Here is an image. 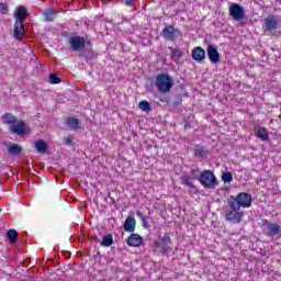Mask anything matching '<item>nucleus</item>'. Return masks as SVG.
<instances>
[{
  "label": "nucleus",
  "instance_id": "obj_1",
  "mask_svg": "<svg viewBox=\"0 0 281 281\" xmlns=\"http://www.w3.org/2000/svg\"><path fill=\"white\" fill-rule=\"evenodd\" d=\"M13 16L15 19L13 34L16 38H21L25 34V24L23 21L27 19V9L23 5L18 7L13 12Z\"/></svg>",
  "mask_w": 281,
  "mask_h": 281
},
{
  "label": "nucleus",
  "instance_id": "obj_2",
  "mask_svg": "<svg viewBox=\"0 0 281 281\" xmlns=\"http://www.w3.org/2000/svg\"><path fill=\"white\" fill-rule=\"evenodd\" d=\"M155 87L159 93H170L172 87H175V79L169 74H158L156 76Z\"/></svg>",
  "mask_w": 281,
  "mask_h": 281
},
{
  "label": "nucleus",
  "instance_id": "obj_3",
  "mask_svg": "<svg viewBox=\"0 0 281 281\" xmlns=\"http://www.w3.org/2000/svg\"><path fill=\"white\" fill-rule=\"evenodd\" d=\"M227 204L229 209L225 211V221L238 225V223L243 222L245 213L240 211L239 206L233 204L231 201H227Z\"/></svg>",
  "mask_w": 281,
  "mask_h": 281
},
{
  "label": "nucleus",
  "instance_id": "obj_4",
  "mask_svg": "<svg viewBox=\"0 0 281 281\" xmlns=\"http://www.w3.org/2000/svg\"><path fill=\"white\" fill-rule=\"evenodd\" d=\"M199 181L205 190H216V186H218L216 175H214V171L207 169L200 173Z\"/></svg>",
  "mask_w": 281,
  "mask_h": 281
},
{
  "label": "nucleus",
  "instance_id": "obj_5",
  "mask_svg": "<svg viewBox=\"0 0 281 281\" xmlns=\"http://www.w3.org/2000/svg\"><path fill=\"white\" fill-rule=\"evenodd\" d=\"M227 201L233 203V205H236L237 207H251V194L247 192H240L236 196L231 195Z\"/></svg>",
  "mask_w": 281,
  "mask_h": 281
},
{
  "label": "nucleus",
  "instance_id": "obj_6",
  "mask_svg": "<svg viewBox=\"0 0 281 281\" xmlns=\"http://www.w3.org/2000/svg\"><path fill=\"white\" fill-rule=\"evenodd\" d=\"M91 45V40L86 38L85 36L74 35L68 38V45L71 52H81L85 45Z\"/></svg>",
  "mask_w": 281,
  "mask_h": 281
},
{
  "label": "nucleus",
  "instance_id": "obj_7",
  "mask_svg": "<svg viewBox=\"0 0 281 281\" xmlns=\"http://www.w3.org/2000/svg\"><path fill=\"white\" fill-rule=\"evenodd\" d=\"M228 12L234 21H243V19H245V8L239 3H232L228 8Z\"/></svg>",
  "mask_w": 281,
  "mask_h": 281
},
{
  "label": "nucleus",
  "instance_id": "obj_8",
  "mask_svg": "<svg viewBox=\"0 0 281 281\" xmlns=\"http://www.w3.org/2000/svg\"><path fill=\"white\" fill-rule=\"evenodd\" d=\"M161 35L166 41L175 42L179 36H181V31H179V29H175L173 25H166L162 29Z\"/></svg>",
  "mask_w": 281,
  "mask_h": 281
},
{
  "label": "nucleus",
  "instance_id": "obj_9",
  "mask_svg": "<svg viewBox=\"0 0 281 281\" xmlns=\"http://www.w3.org/2000/svg\"><path fill=\"white\" fill-rule=\"evenodd\" d=\"M278 25H280L278 16L270 15L263 20L262 30L263 32H273V30H278Z\"/></svg>",
  "mask_w": 281,
  "mask_h": 281
},
{
  "label": "nucleus",
  "instance_id": "obj_10",
  "mask_svg": "<svg viewBox=\"0 0 281 281\" xmlns=\"http://www.w3.org/2000/svg\"><path fill=\"white\" fill-rule=\"evenodd\" d=\"M26 128L25 122L23 121H18L13 123V125H9V131L14 133V135H19V137H23V135H25L27 132Z\"/></svg>",
  "mask_w": 281,
  "mask_h": 281
},
{
  "label": "nucleus",
  "instance_id": "obj_11",
  "mask_svg": "<svg viewBox=\"0 0 281 281\" xmlns=\"http://www.w3.org/2000/svg\"><path fill=\"white\" fill-rule=\"evenodd\" d=\"M206 54H207L209 60L213 65H218V63H221V53H218V49L216 48V46L209 45L206 48Z\"/></svg>",
  "mask_w": 281,
  "mask_h": 281
},
{
  "label": "nucleus",
  "instance_id": "obj_12",
  "mask_svg": "<svg viewBox=\"0 0 281 281\" xmlns=\"http://www.w3.org/2000/svg\"><path fill=\"white\" fill-rule=\"evenodd\" d=\"M265 225L268 229V232L266 233V236H270V237L278 236L281 232V227L276 223H271L266 220Z\"/></svg>",
  "mask_w": 281,
  "mask_h": 281
},
{
  "label": "nucleus",
  "instance_id": "obj_13",
  "mask_svg": "<svg viewBox=\"0 0 281 281\" xmlns=\"http://www.w3.org/2000/svg\"><path fill=\"white\" fill-rule=\"evenodd\" d=\"M128 247H140V245L144 243V237H142L139 234H131L127 237L126 240Z\"/></svg>",
  "mask_w": 281,
  "mask_h": 281
},
{
  "label": "nucleus",
  "instance_id": "obj_14",
  "mask_svg": "<svg viewBox=\"0 0 281 281\" xmlns=\"http://www.w3.org/2000/svg\"><path fill=\"white\" fill-rule=\"evenodd\" d=\"M191 56L196 63H203V60H205V49L201 46H196L192 49Z\"/></svg>",
  "mask_w": 281,
  "mask_h": 281
},
{
  "label": "nucleus",
  "instance_id": "obj_15",
  "mask_svg": "<svg viewBox=\"0 0 281 281\" xmlns=\"http://www.w3.org/2000/svg\"><path fill=\"white\" fill-rule=\"evenodd\" d=\"M135 227H137V221L135 220V217L127 216L123 224L124 232L133 234V232H135Z\"/></svg>",
  "mask_w": 281,
  "mask_h": 281
},
{
  "label": "nucleus",
  "instance_id": "obj_16",
  "mask_svg": "<svg viewBox=\"0 0 281 281\" xmlns=\"http://www.w3.org/2000/svg\"><path fill=\"white\" fill-rule=\"evenodd\" d=\"M79 56L85 58L86 63H89V60H93V58H95L98 55L92 48L83 47L79 53Z\"/></svg>",
  "mask_w": 281,
  "mask_h": 281
},
{
  "label": "nucleus",
  "instance_id": "obj_17",
  "mask_svg": "<svg viewBox=\"0 0 281 281\" xmlns=\"http://www.w3.org/2000/svg\"><path fill=\"white\" fill-rule=\"evenodd\" d=\"M255 135L256 137L261 139V142H269V132L267 131L266 127H262V126L256 127Z\"/></svg>",
  "mask_w": 281,
  "mask_h": 281
},
{
  "label": "nucleus",
  "instance_id": "obj_18",
  "mask_svg": "<svg viewBox=\"0 0 281 281\" xmlns=\"http://www.w3.org/2000/svg\"><path fill=\"white\" fill-rule=\"evenodd\" d=\"M23 153V147L21 145L16 144H11L8 147V154L11 155L12 157H19Z\"/></svg>",
  "mask_w": 281,
  "mask_h": 281
},
{
  "label": "nucleus",
  "instance_id": "obj_19",
  "mask_svg": "<svg viewBox=\"0 0 281 281\" xmlns=\"http://www.w3.org/2000/svg\"><path fill=\"white\" fill-rule=\"evenodd\" d=\"M34 146H35L37 153H40L41 155H45V153H47V148H49L47 143H45V140H43V139L36 140Z\"/></svg>",
  "mask_w": 281,
  "mask_h": 281
},
{
  "label": "nucleus",
  "instance_id": "obj_20",
  "mask_svg": "<svg viewBox=\"0 0 281 281\" xmlns=\"http://www.w3.org/2000/svg\"><path fill=\"white\" fill-rule=\"evenodd\" d=\"M67 126H69L71 131H78V128H80V120L74 116H69L67 119Z\"/></svg>",
  "mask_w": 281,
  "mask_h": 281
},
{
  "label": "nucleus",
  "instance_id": "obj_21",
  "mask_svg": "<svg viewBox=\"0 0 281 281\" xmlns=\"http://www.w3.org/2000/svg\"><path fill=\"white\" fill-rule=\"evenodd\" d=\"M170 52H171V59L175 63H179V60H181V57L183 56V50H181V48H172L169 47Z\"/></svg>",
  "mask_w": 281,
  "mask_h": 281
},
{
  "label": "nucleus",
  "instance_id": "obj_22",
  "mask_svg": "<svg viewBox=\"0 0 281 281\" xmlns=\"http://www.w3.org/2000/svg\"><path fill=\"white\" fill-rule=\"evenodd\" d=\"M43 16L46 23H52L56 19V11L54 9H46Z\"/></svg>",
  "mask_w": 281,
  "mask_h": 281
},
{
  "label": "nucleus",
  "instance_id": "obj_23",
  "mask_svg": "<svg viewBox=\"0 0 281 281\" xmlns=\"http://www.w3.org/2000/svg\"><path fill=\"white\" fill-rule=\"evenodd\" d=\"M2 120H4V124H9L10 126L19 122V119H16V116L12 113L3 114Z\"/></svg>",
  "mask_w": 281,
  "mask_h": 281
},
{
  "label": "nucleus",
  "instance_id": "obj_24",
  "mask_svg": "<svg viewBox=\"0 0 281 281\" xmlns=\"http://www.w3.org/2000/svg\"><path fill=\"white\" fill-rule=\"evenodd\" d=\"M7 238L9 240V243H16V240H19V232H16V229L11 228L7 232Z\"/></svg>",
  "mask_w": 281,
  "mask_h": 281
},
{
  "label": "nucleus",
  "instance_id": "obj_25",
  "mask_svg": "<svg viewBox=\"0 0 281 281\" xmlns=\"http://www.w3.org/2000/svg\"><path fill=\"white\" fill-rule=\"evenodd\" d=\"M207 156V149L205 147H198L194 149V157H198L200 159H205Z\"/></svg>",
  "mask_w": 281,
  "mask_h": 281
},
{
  "label": "nucleus",
  "instance_id": "obj_26",
  "mask_svg": "<svg viewBox=\"0 0 281 281\" xmlns=\"http://www.w3.org/2000/svg\"><path fill=\"white\" fill-rule=\"evenodd\" d=\"M181 181L184 186H187V188H191L192 190H194V188H196L194 186V182L192 181V178L188 175L182 176Z\"/></svg>",
  "mask_w": 281,
  "mask_h": 281
},
{
  "label": "nucleus",
  "instance_id": "obj_27",
  "mask_svg": "<svg viewBox=\"0 0 281 281\" xmlns=\"http://www.w3.org/2000/svg\"><path fill=\"white\" fill-rule=\"evenodd\" d=\"M111 245H113V235L111 234L104 235L101 241V246L111 247Z\"/></svg>",
  "mask_w": 281,
  "mask_h": 281
},
{
  "label": "nucleus",
  "instance_id": "obj_28",
  "mask_svg": "<svg viewBox=\"0 0 281 281\" xmlns=\"http://www.w3.org/2000/svg\"><path fill=\"white\" fill-rule=\"evenodd\" d=\"M136 216L140 217L142 223H143V227L145 229H148L150 227V225H148V216L144 215V213L142 211H137Z\"/></svg>",
  "mask_w": 281,
  "mask_h": 281
},
{
  "label": "nucleus",
  "instance_id": "obj_29",
  "mask_svg": "<svg viewBox=\"0 0 281 281\" xmlns=\"http://www.w3.org/2000/svg\"><path fill=\"white\" fill-rule=\"evenodd\" d=\"M159 240H161L164 247H168L172 243V238H170V233H166L165 236H159Z\"/></svg>",
  "mask_w": 281,
  "mask_h": 281
},
{
  "label": "nucleus",
  "instance_id": "obj_30",
  "mask_svg": "<svg viewBox=\"0 0 281 281\" xmlns=\"http://www.w3.org/2000/svg\"><path fill=\"white\" fill-rule=\"evenodd\" d=\"M222 181L224 183H232L234 181V176L229 171L223 172L222 173Z\"/></svg>",
  "mask_w": 281,
  "mask_h": 281
},
{
  "label": "nucleus",
  "instance_id": "obj_31",
  "mask_svg": "<svg viewBox=\"0 0 281 281\" xmlns=\"http://www.w3.org/2000/svg\"><path fill=\"white\" fill-rule=\"evenodd\" d=\"M138 106H139L140 111H145L146 113H148V111H150L153 109L150 106V102H148V101H140Z\"/></svg>",
  "mask_w": 281,
  "mask_h": 281
},
{
  "label": "nucleus",
  "instance_id": "obj_32",
  "mask_svg": "<svg viewBox=\"0 0 281 281\" xmlns=\"http://www.w3.org/2000/svg\"><path fill=\"white\" fill-rule=\"evenodd\" d=\"M49 82H50V85H60L61 79L58 76H56L54 74H50L49 75Z\"/></svg>",
  "mask_w": 281,
  "mask_h": 281
},
{
  "label": "nucleus",
  "instance_id": "obj_33",
  "mask_svg": "<svg viewBox=\"0 0 281 281\" xmlns=\"http://www.w3.org/2000/svg\"><path fill=\"white\" fill-rule=\"evenodd\" d=\"M0 12L1 14H8V12H10V10L8 9V4L0 2Z\"/></svg>",
  "mask_w": 281,
  "mask_h": 281
},
{
  "label": "nucleus",
  "instance_id": "obj_34",
  "mask_svg": "<svg viewBox=\"0 0 281 281\" xmlns=\"http://www.w3.org/2000/svg\"><path fill=\"white\" fill-rule=\"evenodd\" d=\"M191 175L194 177V179L201 177L199 169L191 170ZM200 175V176H199Z\"/></svg>",
  "mask_w": 281,
  "mask_h": 281
},
{
  "label": "nucleus",
  "instance_id": "obj_35",
  "mask_svg": "<svg viewBox=\"0 0 281 281\" xmlns=\"http://www.w3.org/2000/svg\"><path fill=\"white\" fill-rule=\"evenodd\" d=\"M64 144H66V146L71 145V137H69V136L64 137Z\"/></svg>",
  "mask_w": 281,
  "mask_h": 281
},
{
  "label": "nucleus",
  "instance_id": "obj_36",
  "mask_svg": "<svg viewBox=\"0 0 281 281\" xmlns=\"http://www.w3.org/2000/svg\"><path fill=\"white\" fill-rule=\"evenodd\" d=\"M159 100L162 102V104H170L169 98H160Z\"/></svg>",
  "mask_w": 281,
  "mask_h": 281
},
{
  "label": "nucleus",
  "instance_id": "obj_37",
  "mask_svg": "<svg viewBox=\"0 0 281 281\" xmlns=\"http://www.w3.org/2000/svg\"><path fill=\"white\" fill-rule=\"evenodd\" d=\"M184 128H190V123H189V121H184Z\"/></svg>",
  "mask_w": 281,
  "mask_h": 281
}]
</instances>
